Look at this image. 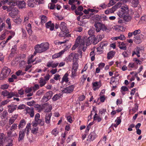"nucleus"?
I'll return each instance as SVG.
<instances>
[{
    "instance_id": "f257e3e1",
    "label": "nucleus",
    "mask_w": 146,
    "mask_h": 146,
    "mask_svg": "<svg viewBox=\"0 0 146 146\" xmlns=\"http://www.w3.org/2000/svg\"><path fill=\"white\" fill-rule=\"evenodd\" d=\"M49 44L48 42H45L35 46V50L38 53H41L47 50L49 48Z\"/></svg>"
},
{
    "instance_id": "f03ea898",
    "label": "nucleus",
    "mask_w": 146,
    "mask_h": 146,
    "mask_svg": "<svg viewBox=\"0 0 146 146\" xmlns=\"http://www.w3.org/2000/svg\"><path fill=\"white\" fill-rule=\"evenodd\" d=\"M81 36H79L77 38L75 44L72 48V50H74L78 46H79L80 49H82L83 51H85L86 48L84 47V40L81 39Z\"/></svg>"
},
{
    "instance_id": "7ed1b4c3",
    "label": "nucleus",
    "mask_w": 146,
    "mask_h": 146,
    "mask_svg": "<svg viewBox=\"0 0 146 146\" xmlns=\"http://www.w3.org/2000/svg\"><path fill=\"white\" fill-rule=\"evenodd\" d=\"M81 36H79L77 38L75 44L72 48V50H74L78 46H79L80 49H82L83 51H85L86 48L84 47V40L81 39Z\"/></svg>"
},
{
    "instance_id": "20e7f679",
    "label": "nucleus",
    "mask_w": 146,
    "mask_h": 146,
    "mask_svg": "<svg viewBox=\"0 0 146 146\" xmlns=\"http://www.w3.org/2000/svg\"><path fill=\"white\" fill-rule=\"evenodd\" d=\"M29 126L28 125L26 126V128L24 129L20 130L19 133V137L18 141L19 142H22L24 139L25 133L27 135L29 134Z\"/></svg>"
},
{
    "instance_id": "39448f33",
    "label": "nucleus",
    "mask_w": 146,
    "mask_h": 146,
    "mask_svg": "<svg viewBox=\"0 0 146 146\" xmlns=\"http://www.w3.org/2000/svg\"><path fill=\"white\" fill-rule=\"evenodd\" d=\"M11 70L8 67L5 66L2 69L0 75V80H2L7 77L9 74Z\"/></svg>"
},
{
    "instance_id": "423d86ee",
    "label": "nucleus",
    "mask_w": 146,
    "mask_h": 146,
    "mask_svg": "<svg viewBox=\"0 0 146 146\" xmlns=\"http://www.w3.org/2000/svg\"><path fill=\"white\" fill-rule=\"evenodd\" d=\"M28 125L29 126V131L30 132V130L31 131V132L34 134L36 135L38 133V127L37 124L35 122H32V123H28L27 126Z\"/></svg>"
},
{
    "instance_id": "0eeeda50",
    "label": "nucleus",
    "mask_w": 146,
    "mask_h": 146,
    "mask_svg": "<svg viewBox=\"0 0 146 146\" xmlns=\"http://www.w3.org/2000/svg\"><path fill=\"white\" fill-rule=\"evenodd\" d=\"M94 26L96 28V30L97 32H99L101 30L106 31L107 30V28L105 25L100 23L98 22L95 23Z\"/></svg>"
},
{
    "instance_id": "6e6552de",
    "label": "nucleus",
    "mask_w": 146,
    "mask_h": 146,
    "mask_svg": "<svg viewBox=\"0 0 146 146\" xmlns=\"http://www.w3.org/2000/svg\"><path fill=\"white\" fill-rule=\"evenodd\" d=\"M40 115L39 113H37L35 118V121L33 122H35L37 125L39 124L41 126H43L44 125V121L42 119H40Z\"/></svg>"
},
{
    "instance_id": "1a4fd4ad",
    "label": "nucleus",
    "mask_w": 146,
    "mask_h": 146,
    "mask_svg": "<svg viewBox=\"0 0 146 146\" xmlns=\"http://www.w3.org/2000/svg\"><path fill=\"white\" fill-rule=\"evenodd\" d=\"M117 6L118 8H120L121 9L124 11L125 13H128V8L127 5L118 2L117 3Z\"/></svg>"
},
{
    "instance_id": "9d476101",
    "label": "nucleus",
    "mask_w": 146,
    "mask_h": 146,
    "mask_svg": "<svg viewBox=\"0 0 146 146\" xmlns=\"http://www.w3.org/2000/svg\"><path fill=\"white\" fill-rule=\"evenodd\" d=\"M24 111H25V114H29L31 117H34V109L33 108H29L27 107L25 108Z\"/></svg>"
},
{
    "instance_id": "9b49d317",
    "label": "nucleus",
    "mask_w": 146,
    "mask_h": 146,
    "mask_svg": "<svg viewBox=\"0 0 146 146\" xmlns=\"http://www.w3.org/2000/svg\"><path fill=\"white\" fill-rule=\"evenodd\" d=\"M43 110L45 112H49L51 110L52 108L50 105L46 103L43 105Z\"/></svg>"
},
{
    "instance_id": "f8f14e48",
    "label": "nucleus",
    "mask_w": 146,
    "mask_h": 146,
    "mask_svg": "<svg viewBox=\"0 0 146 146\" xmlns=\"http://www.w3.org/2000/svg\"><path fill=\"white\" fill-rule=\"evenodd\" d=\"M91 37H89L88 38L86 37H84L82 38H81V39L84 40V47L85 46V45L86 44V46L89 45L91 44Z\"/></svg>"
},
{
    "instance_id": "ddd939ff",
    "label": "nucleus",
    "mask_w": 146,
    "mask_h": 146,
    "mask_svg": "<svg viewBox=\"0 0 146 146\" xmlns=\"http://www.w3.org/2000/svg\"><path fill=\"white\" fill-rule=\"evenodd\" d=\"M46 27L47 29H49L51 31L53 30L54 25L53 23H52V22L50 21L47 23L45 24Z\"/></svg>"
},
{
    "instance_id": "4468645a",
    "label": "nucleus",
    "mask_w": 146,
    "mask_h": 146,
    "mask_svg": "<svg viewBox=\"0 0 146 146\" xmlns=\"http://www.w3.org/2000/svg\"><path fill=\"white\" fill-rule=\"evenodd\" d=\"M74 86L72 85L66 87L63 90L64 92L67 93H71L72 92L74 88Z\"/></svg>"
},
{
    "instance_id": "2eb2a0df",
    "label": "nucleus",
    "mask_w": 146,
    "mask_h": 146,
    "mask_svg": "<svg viewBox=\"0 0 146 146\" xmlns=\"http://www.w3.org/2000/svg\"><path fill=\"white\" fill-rule=\"evenodd\" d=\"M58 63H54L53 61L48 62L46 64V66L48 68L51 67L52 68L56 67L58 65Z\"/></svg>"
},
{
    "instance_id": "dca6fc26",
    "label": "nucleus",
    "mask_w": 146,
    "mask_h": 146,
    "mask_svg": "<svg viewBox=\"0 0 146 146\" xmlns=\"http://www.w3.org/2000/svg\"><path fill=\"white\" fill-rule=\"evenodd\" d=\"M77 56V54H75V55H74L73 54L71 53L69 55L67 58V60L68 61H71L72 60H74L75 59V61H77V59L78 58H76Z\"/></svg>"
},
{
    "instance_id": "f3484780",
    "label": "nucleus",
    "mask_w": 146,
    "mask_h": 146,
    "mask_svg": "<svg viewBox=\"0 0 146 146\" xmlns=\"http://www.w3.org/2000/svg\"><path fill=\"white\" fill-rule=\"evenodd\" d=\"M8 107L9 108L8 112L10 113H11L16 110L17 108V105L11 104L8 106Z\"/></svg>"
},
{
    "instance_id": "a211bd4d",
    "label": "nucleus",
    "mask_w": 146,
    "mask_h": 146,
    "mask_svg": "<svg viewBox=\"0 0 146 146\" xmlns=\"http://www.w3.org/2000/svg\"><path fill=\"white\" fill-rule=\"evenodd\" d=\"M20 8H23L25 7L26 3L24 1H18L17 5Z\"/></svg>"
},
{
    "instance_id": "6ab92c4d",
    "label": "nucleus",
    "mask_w": 146,
    "mask_h": 146,
    "mask_svg": "<svg viewBox=\"0 0 146 146\" xmlns=\"http://www.w3.org/2000/svg\"><path fill=\"white\" fill-rule=\"evenodd\" d=\"M140 35L134 36V41L137 44H139L141 42V38Z\"/></svg>"
},
{
    "instance_id": "aec40b11",
    "label": "nucleus",
    "mask_w": 146,
    "mask_h": 146,
    "mask_svg": "<svg viewBox=\"0 0 146 146\" xmlns=\"http://www.w3.org/2000/svg\"><path fill=\"white\" fill-rule=\"evenodd\" d=\"M64 52L65 50H63L59 53L55 54L52 56V59H54L60 57L64 53Z\"/></svg>"
},
{
    "instance_id": "412c9836",
    "label": "nucleus",
    "mask_w": 146,
    "mask_h": 146,
    "mask_svg": "<svg viewBox=\"0 0 146 146\" xmlns=\"http://www.w3.org/2000/svg\"><path fill=\"white\" fill-rule=\"evenodd\" d=\"M66 24L64 22H62L60 25V28L61 31H66L67 32V30H68L66 27Z\"/></svg>"
},
{
    "instance_id": "4be33fe9",
    "label": "nucleus",
    "mask_w": 146,
    "mask_h": 146,
    "mask_svg": "<svg viewBox=\"0 0 146 146\" xmlns=\"http://www.w3.org/2000/svg\"><path fill=\"white\" fill-rule=\"evenodd\" d=\"M9 14L11 17H12L13 18V20L14 22L17 23H19L21 22L20 19L19 18H17L16 17L15 18V17H14L15 15H13L12 11L11 13H9Z\"/></svg>"
},
{
    "instance_id": "5701e85b",
    "label": "nucleus",
    "mask_w": 146,
    "mask_h": 146,
    "mask_svg": "<svg viewBox=\"0 0 146 146\" xmlns=\"http://www.w3.org/2000/svg\"><path fill=\"white\" fill-rule=\"evenodd\" d=\"M11 92H9L6 90H5L2 91L1 94L2 96L4 97L7 96L8 98H11V95H10Z\"/></svg>"
},
{
    "instance_id": "b1692460",
    "label": "nucleus",
    "mask_w": 146,
    "mask_h": 146,
    "mask_svg": "<svg viewBox=\"0 0 146 146\" xmlns=\"http://www.w3.org/2000/svg\"><path fill=\"white\" fill-rule=\"evenodd\" d=\"M43 105L41 106L40 105L36 104L35 105V107L36 109V110L38 111V112H41L42 110H43Z\"/></svg>"
},
{
    "instance_id": "393cba45",
    "label": "nucleus",
    "mask_w": 146,
    "mask_h": 146,
    "mask_svg": "<svg viewBox=\"0 0 146 146\" xmlns=\"http://www.w3.org/2000/svg\"><path fill=\"white\" fill-rule=\"evenodd\" d=\"M18 1L17 0H9L8 1V4L11 6H15L17 5Z\"/></svg>"
},
{
    "instance_id": "a878e982",
    "label": "nucleus",
    "mask_w": 146,
    "mask_h": 146,
    "mask_svg": "<svg viewBox=\"0 0 146 146\" xmlns=\"http://www.w3.org/2000/svg\"><path fill=\"white\" fill-rule=\"evenodd\" d=\"M51 116V113L48 114L46 115L45 117V122L46 123L49 124L50 123Z\"/></svg>"
},
{
    "instance_id": "bb28decb",
    "label": "nucleus",
    "mask_w": 146,
    "mask_h": 146,
    "mask_svg": "<svg viewBox=\"0 0 146 146\" xmlns=\"http://www.w3.org/2000/svg\"><path fill=\"white\" fill-rule=\"evenodd\" d=\"M35 1V0L31 1H29L27 2L28 5L30 7H33L35 6L36 3Z\"/></svg>"
},
{
    "instance_id": "cd10ccee",
    "label": "nucleus",
    "mask_w": 146,
    "mask_h": 146,
    "mask_svg": "<svg viewBox=\"0 0 146 146\" xmlns=\"http://www.w3.org/2000/svg\"><path fill=\"white\" fill-rule=\"evenodd\" d=\"M31 24L29 23L26 26V28L28 32V34L30 35L32 34V32L31 29Z\"/></svg>"
},
{
    "instance_id": "c85d7f7f",
    "label": "nucleus",
    "mask_w": 146,
    "mask_h": 146,
    "mask_svg": "<svg viewBox=\"0 0 146 146\" xmlns=\"http://www.w3.org/2000/svg\"><path fill=\"white\" fill-rule=\"evenodd\" d=\"M7 134L8 137H16L17 136V134L16 132L12 133L10 131L7 132Z\"/></svg>"
},
{
    "instance_id": "c756f323",
    "label": "nucleus",
    "mask_w": 146,
    "mask_h": 146,
    "mask_svg": "<svg viewBox=\"0 0 146 146\" xmlns=\"http://www.w3.org/2000/svg\"><path fill=\"white\" fill-rule=\"evenodd\" d=\"M39 83L40 84V86L42 87L46 83L45 80H44L42 78H40L39 79Z\"/></svg>"
},
{
    "instance_id": "7c9ffc66",
    "label": "nucleus",
    "mask_w": 146,
    "mask_h": 146,
    "mask_svg": "<svg viewBox=\"0 0 146 146\" xmlns=\"http://www.w3.org/2000/svg\"><path fill=\"white\" fill-rule=\"evenodd\" d=\"M68 74L67 73H66L62 78L61 82L63 83L64 82H67L68 81Z\"/></svg>"
},
{
    "instance_id": "2f4dec72",
    "label": "nucleus",
    "mask_w": 146,
    "mask_h": 146,
    "mask_svg": "<svg viewBox=\"0 0 146 146\" xmlns=\"http://www.w3.org/2000/svg\"><path fill=\"white\" fill-rule=\"evenodd\" d=\"M140 50L141 49L140 48L137 47L133 51L132 56H133L135 54H140Z\"/></svg>"
},
{
    "instance_id": "473e14b6",
    "label": "nucleus",
    "mask_w": 146,
    "mask_h": 146,
    "mask_svg": "<svg viewBox=\"0 0 146 146\" xmlns=\"http://www.w3.org/2000/svg\"><path fill=\"white\" fill-rule=\"evenodd\" d=\"M41 23L42 24L45 23L47 21V18L45 15H42L40 16Z\"/></svg>"
},
{
    "instance_id": "72a5a7b5",
    "label": "nucleus",
    "mask_w": 146,
    "mask_h": 146,
    "mask_svg": "<svg viewBox=\"0 0 146 146\" xmlns=\"http://www.w3.org/2000/svg\"><path fill=\"white\" fill-rule=\"evenodd\" d=\"M26 124V122L24 119L20 121L19 125H18V127L19 129H20L21 128H23L24 126Z\"/></svg>"
},
{
    "instance_id": "f704fd0d",
    "label": "nucleus",
    "mask_w": 146,
    "mask_h": 146,
    "mask_svg": "<svg viewBox=\"0 0 146 146\" xmlns=\"http://www.w3.org/2000/svg\"><path fill=\"white\" fill-rule=\"evenodd\" d=\"M114 54V52L113 51L110 52L108 54V59H110L113 56Z\"/></svg>"
},
{
    "instance_id": "c9c22d12",
    "label": "nucleus",
    "mask_w": 146,
    "mask_h": 146,
    "mask_svg": "<svg viewBox=\"0 0 146 146\" xmlns=\"http://www.w3.org/2000/svg\"><path fill=\"white\" fill-rule=\"evenodd\" d=\"M119 48L120 49L123 50H126L127 47L124 42H121V44L119 45Z\"/></svg>"
},
{
    "instance_id": "e433bc0d",
    "label": "nucleus",
    "mask_w": 146,
    "mask_h": 146,
    "mask_svg": "<svg viewBox=\"0 0 146 146\" xmlns=\"http://www.w3.org/2000/svg\"><path fill=\"white\" fill-rule=\"evenodd\" d=\"M53 95V93L52 91H49L46 92L44 94L45 96L48 99H50Z\"/></svg>"
},
{
    "instance_id": "4c0bfd02",
    "label": "nucleus",
    "mask_w": 146,
    "mask_h": 146,
    "mask_svg": "<svg viewBox=\"0 0 146 146\" xmlns=\"http://www.w3.org/2000/svg\"><path fill=\"white\" fill-rule=\"evenodd\" d=\"M95 134V132H93L89 135L88 137L90 141H92L94 139Z\"/></svg>"
},
{
    "instance_id": "58836bf2",
    "label": "nucleus",
    "mask_w": 146,
    "mask_h": 146,
    "mask_svg": "<svg viewBox=\"0 0 146 146\" xmlns=\"http://www.w3.org/2000/svg\"><path fill=\"white\" fill-rule=\"evenodd\" d=\"M126 13L124 11L121 9L117 13V14L119 17H122L123 16V15Z\"/></svg>"
},
{
    "instance_id": "ea45409f",
    "label": "nucleus",
    "mask_w": 146,
    "mask_h": 146,
    "mask_svg": "<svg viewBox=\"0 0 146 146\" xmlns=\"http://www.w3.org/2000/svg\"><path fill=\"white\" fill-rule=\"evenodd\" d=\"M68 30H67V32L62 31L59 34V36L61 37L64 36H67V35L68 34Z\"/></svg>"
},
{
    "instance_id": "a19ab883",
    "label": "nucleus",
    "mask_w": 146,
    "mask_h": 146,
    "mask_svg": "<svg viewBox=\"0 0 146 146\" xmlns=\"http://www.w3.org/2000/svg\"><path fill=\"white\" fill-rule=\"evenodd\" d=\"M124 19L126 21H129L131 20V17L128 15H126L124 16Z\"/></svg>"
},
{
    "instance_id": "79ce46f5",
    "label": "nucleus",
    "mask_w": 146,
    "mask_h": 146,
    "mask_svg": "<svg viewBox=\"0 0 146 146\" xmlns=\"http://www.w3.org/2000/svg\"><path fill=\"white\" fill-rule=\"evenodd\" d=\"M94 119L95 120H97L98 122L102 120V118L98 115L97 113H96L94 117Z\"/></svg>"
},
{
    "instance_id": "37998d69",
    "label": "nucleus",
    "mask_w": 146,
    "mask_h": 146,
    "mask_svg": "<svg viewBox=\"0 0 146 146\" xmlns=\"http://www.w3.org/2000/svg\"><path fill=\"white\" fill-rule=\"evenodd\" d=\"M17 123H13L10 128V130L12 131H14L17 129Z\"/></svg>"
},
{
    "instance_id": "c03bdc74",
    "label": "nucleus",
    "mask_w": 146,
    "mask_h": 146,
    "mask_svg": "<svg viewBox=\"0 0 146 146\" xmlns=\"http://www.w3.org/2000/svg\"><path fill=\"white\" fill-rule=\"evenodd\" d=\"M52 134L54 135L55 136H56L59 133V132L56 128L54 129L51 132Z\"/></svg>"
},
{
    "instance_id": "a18cd8bd",
    "label": "nucleus",
    "mask_w": 146,
    "mask_h": 146,
    "mask_svg": "<svg viewBox=\"0 0 146 146\" xmlns=\"http://www.w3.org/2000/svg\"><path fill=\"white\" fill-rule=\"evenodd\" d=\"M78 67V64L77 62H75L74 63L72 66V70H77Z\"/></svg>"
},
{
    "instance_id": "49530a36",
    "label": "nucleus",
    "mask_w": 146,
    "mask_h": 146,
    "mask_svg": "<svg viewBox=\"0 0 146 146\" xmlns=\"http://www.w3.org/2000/svg\"><path fill=\"white\" fill-rule=\"evenodd\" d=\"M67 41H68V40H65L64 41L62 42H60L58 40H56L54 41V43L56 45H60L64 43H65Z\"/></svg>"
},
{
    "instance_id": "de8ad7c7",
    "label": "nucleus",
    "mask_w": 146,
    "mask_h": 146,
    "mask_svg": "<svg viewBox=\"0 0 146 146\" xmlns=\"http://www.w3.org/2000/svg\"><path fill=\"white\" fill-rule=\"evenodd\" d=\"M77 70H72V75L71 77L72 78H74L76 76Z\"/></svg>"
},
{
    "instance_id": "09e8293b",
    "label": "nucleus",
    "mask_w": 146,
    "mask_h": 146,
    "mask_svg": "<svg viewBox=\"0 0 146 146\" xmlns=\"http://www.w3.org/2000/svg\"><path fill=\"white\" fill-rule=\"evenodd\" d=\"M95 33L94 29L93 28H91L88 32V34L90 35H92Z\"/></svg>"
},
{
    "instance_id": "8fccbe9b",
    "label": "nucleus",
    "mask_w": 146,
    "mask_h": 146,
    "mask_svg": "<svg viewBox=\"0 0 146 146\" xmlns=\"http://www.w3.org/2000/svg\"><path fill=\"white\" fill-rule=\"evenodd\" d=\"M117 7V6H114L112 7L111 9H109L110 11V13H114Z\"/></svg>"
},
{
    "instance_id": "3c124183",
    "label": "nucleus",
    "mask_w": 146,
    "mask_h": 146,
    "mask_svg": "<svg viewBox=\"0 0 146 146\" xmlns=\"http://www.w3.org/2000/svg\"><path fill=\"white\" fill-rule=\"evenodd\" d=\"M141 33V31L140 29L136 30L134 31L133 32V35L134 36L139 35Z\"/></svg>"
},
{
    "instance_id": "603ef678",
    "label": "nucleus",
    "mask_w": 146,
    "mask_h": 146,
    "mask_svg": "<svg viewBox=\"0 0 146 146\" xmlns=\"http://www.w3.org/2000/svg\"><path fill=\"white\" fill-rule=\"evenodd\" d=\"M2 8L4 10L7 9V11L8 12L13 10H12L13 8H11V7H9V8H8L6 6H3Z\"/></svg>"
},
{
    "instance_id": "864d4df0",
    "label": "nucleus",
    "mask_w": 146,
    "mask_h": 146,
    "mask_svg": "<svg viewBox=\"0 0 146 146\" xmlns=\"http://www.w3.org/2000/svg\"><path fill=\"white\" fill-rule=\"evenodd\" d=\"M10 95H11V98L13 96H15L17 97H18L19 96V95L18 93L15 92H11Z\"/></svg>"
},
{
    "instance_id": "5fc2aeb1",
    "label": "nucleus",
    "mask_w": 146,
    "mask_h": 146,
    "mask_svg": "<svg viewBox=\"0 0 146 146\" xmlns=\"http://www.w3.org/2000/svg\"><path fill=\"white\" fill-rule=\"evenodd\" d=\"M6 23L8 25V27L9 29L11 28V23L10 21V19L9 18H8L6 20Z\"/></svg>"
},
{
    "instance_id": "6e6d98bb",
    "label": "nucleus",
    "mask_w": 146,
    "mask_h": 146,
    "mask_svg": "<svg viewBox=\"0 0 146 146\" xmlns=\"http://www.w3.org/2000/svg\"><path fill=\"white\" fill-rule=\"evenodd\" d=\"M48 7L50 9H53L55 7V5L52 3H49L48 5Z\"/></svg>"
},
{
    "instance_id": "4d7b16f0",
    "label": "nucleus",
    "mask_w": 146,
    "mask_h": 146,
    "mask_svg": "<svg viewBox=\"0 0 146 146\" xmlns=\"http://www.w3.org/2000/svg\"><path fill=\"white\" fill-rule=\"evenodd\" d=\"M99 41L100 40H98V38H97V37L96 36L94 37L93 43L94 44H97Z\"/></svg>"
},
{
    "instance_id": "13d9d810",
    "label": "nucleus",
    "mask_w": 146,
    "mask_h": 146,
    "mask_svg": "<svg viewBox=\"0 0 146 146\" xmlns=\"http://www.w3.org/2000/svg\"><path fill=\"white\" fill-rule=\"evenodd\" d=\"M32 89L31 88L27 87L25 90V92L27 94L31 92Z\"/></svg>"
},
{
    "instance_id": "bf43d9fd",
    "label": "nucleus",
    "mask_w": 146,
    "mask_h": 146,
    "mask_svg": "<svg viewBox=\"0 0 146 146\" xmlns=\"http://www.w3.org/2000/svg\"><path fill=\"white\" fill-rule=\"evenodd\" d=\"M18 93L19 95H20V96H22L24 94V91L22 89H21L20 90H18Z\"/></svg>"
},
{
    "instance_id": "052dcab7",
    "label": "nucleus",
    "mask_w": 146,
    "mask_h": 146,
    "mask_svg": "<svg viewBox=\"0 0 146 146\" xmlns=\"http://www.w3.org/2000/svg\"><path fill=\"white\" fill-rule=\"evenodd\" d=\"M26 107H25V105L22 104L19 105L17 108H18L17 109L18 110H22L24 109H25V108H26Z\"/></svg>"
},
{
    "instance_id": "680f3d73",
    "label": "nucleus",
    "mask_w": 146,
    "mask_h": 146,
    "mask_svg": "<svg viewBox=\"0 0 146 146\" xmlns=\"http://www.w3.org/2000/svg\"><path fill=\"white\" fill-rule=\"evenodd\" d=\"M32 66L31 65H29L27 66L26 67L25 69V70L26 71H28L30 72L31 71V67Z\"/></svg>"
},
{
    "instance_id": "e2e57ef3",
    "label": "nucleus",
    "mask_w": 146,
    "mask_h": 146,
    "mask_svg": "<svg viewBox=\"0 0 146 146\" xmlns=\"http://www.w3.org/2000/svg\"><path fill=\"white\" fill-rule=\"evenodd\" d=\"M118 39L121 40H124L125 39V36L122 34L120 35L119 36H117Z\"/></svg>"
},
{
    "instance_id": "0e129e2a",
    "label": "nucleus",
    "mask_w": 146,
    "mask_h": 146,
    "mask_svg": "<svg viewBox=\"0 0 146 146\" xmlns=\"http://www.w3.org/2000/svg\"><path fill=\"white\" fill-rule=\"evenodd\" d=\"M139 15L137 12H136L134 15V18L136 20H139Z\"/></svg>"
},
{
    "instance_id": "69168bd1",
    "label": "nucleus",
    "mask_w": 146,
    "mask_h": 146,
    "mask_svg": "<svg viewBox=\"0 0 146 146\" xmlns=\"http://www.w3.org/2000/svg\"><path fill=\"white\" fill-rule=\"evenodd\" d=\"M49 99H48V98L46 97L45 95H44V96L42 98V101L43 102H45L48 101Z\"/></svg>"
},
{
    "instance_id": "338daca9",
    "label": "nucleus",
    "mask_w": 146,
    "mask_h": 146,
    "mask_svg": "<svg viewBox=\"0 0 146 146\" xmlns=\"http://www.w3.org/2000/svg\"><path fill=\"white\" fill-rule=\"evenodd\" d=\"M60 97V96L59 95L56 94L53 97L52 99L54 101H56Z\"/></svg>"
},
{
    "instance_id": "774afa93",
    "label": "nucleus",
    "mask_w": 146,
    "mask_h": 146,
    "mask_svg": "<svg viewBox=\"0 0 146 146\" xmlns=\"http://www.w3.org/2000/svg\"><path fill=\"white\" fill-rule=\"evenodd\" d=\"M9 86L7 84H4L1 85V88L3 90L6 89L8 88Z\"/></svg>"
}]
</instances>
